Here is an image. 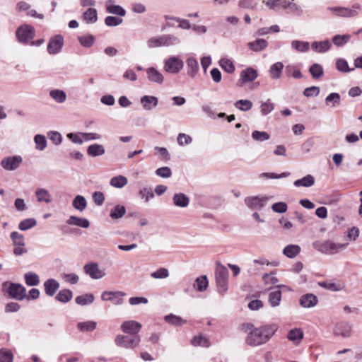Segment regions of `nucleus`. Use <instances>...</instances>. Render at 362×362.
<instances>
[{
	"mask_svg": "<svg viewBox=\"0 0 362 362\" xmlns=\"http://www.w3.org/2000/svg\"><path fill=\"white\" fill-rule=\"evenodd\" d=\"M25 288L18 283H10L8 288L9 296L18 300H23L26 297Z\"/></svg>",
	"mask_w": 362,
	"mask_h": 362,
	"instance_id": "obj_9",
	"label": "nucleus"
},
{
	"mask_svg": "<svg viewBox=\"0 0 362 362\" xmlns=\"http://www.w3.org/2000/svg\"><path fill=\"white\" fill-rule=\"evenodd\" d=\"M45 292L48 296H53L59 288V283L54 279H49L43 284Z\"/></svg>",
	"mask_w": 362,
	"mask_h": 362,
	"instance_id": "obj_19",
	"label": "nucleus"
},
{
	"mask_svg": "<svg viewBox=\"0 0 362 362\" xmlns=\"http://www.w3.org/2000/svg\"><path fill=\"white\" fill-rule=\"evenodd\" d=\"M34 141L36 144V148L40 151H43L47 146V140L45 136L37 134L34 137Z\"/></svg>",
	"mask_w": 362,
	"mask_h": 362,
	"instance_id": "obj_56",
	"label": "nucleus"
},
{
	"mask_svg": "<svg viewBox=\"0 0 362 362\" xmlns=\"http://www.w3.org/2000/svg\"><path fill=\"white\" fill-rule=\"evenodd\" d=\"M126 296V293L117 291H105L101 294V299L103 301H110L113 305H119L124 302L123 298Z\"/></svg>",
	"mask_w": 362,
	"mask_h": 362,
	"instance_id": "obj_8",
	"label": "nucleus"
},
{
	"mask_svg": "<svg viewBox=\"0 0 362 362\" xmlns=\"http://www.w3.org/2000/svg\"><path fill=\"white\" fill-rule=\"evenodd\" d=\"M264 3L269 9L274 11L276 10L277 8L286 9V5H288L286 0H267Z\"/></svg>",
	"mask_w": 362,
	"mask_h": 362,
	"instance_id": "obj_32",
	"label": "nucleus"
},
{
	"mask_svg": "<svg viewBox=\"0 0 362 362\" xmlns=\"http://www.w3.org/2000/svg\"><path fill=\"white\" fill-rule=\"evenodd\" d=\"M64 45V38L61 35H57L50 38L47 45V52L50 54L59 53Z\"/></svg>",
	"mask_w": 362,
	"mask_h": 362,
	"instance_id": "obj_12",
	"label": "nucleus"
},
{
	"mask_svg": "<svg viewBox=\"0 0 362 362\" xmlns=\"http://www.w3.org/2000/svg\"><path fill=\"white\" fill-rule=\"evenodd\" d=\"M269 43L266 40L258 38L252 42H249L247 44V46L250 50L259 52L264 50L267 47Z\"/></svg>",
	"mask_w": 362,
	"mask_h": 362,
	"instance_id": "obj_21",
	"label": "nucleus"
},
{
	"mask_svg": "<svg viewBox=\"0 0 362 362\" xmlns=\"http://www.w3.org/2000/svg\"><path fill=\"white\" fill-rule=\"evenodd\" d=\"M125 206L118 204L111 209L110 216L112 219L117 220L121 218L125 214Z\"/></svg>",
	"mask_w": 362,
	"mask_h": 362,
	"instance_id": "obj_39",
	"label": "nucleus"
},
{
	"mask_svg": "<svg viewBox=\"0 0 362 362\" xmlns=\"http://www.w3.org/2000/svg\"><path fill=\"white\" fill-rule=\"evenodd\" d=\"M148 79L153 83H162L163 81V76L157 69L150 67L146 69Z\"/></svg>",
	"mask_w": 362,
	"mask_h": 362,
	"instance_id": "obj_25",
	"label": "nucleus"
},
{
	"mask_svg": "<svg viewBox=\"0 0 362 362\" xmlns=\"http://www.w3.org/2000/svg\"><path fill=\"white\" fill-rule=\"evenodd\" d=\"M278 329L276 324H267L250 331L246 338L245 342L250 346H259L266 344Z\"/></svg>",
	"mask_w": 362,
	"mask_h": 362,
	"instance_id": "obj_1",
	"label": "nucleus"
},
{
	"mask_svg": "<svg viewBox=\"0 0 362 362\" xmlns=\"http://www.w3.org/2000/svg\"><path fill=\"white\" fill-rule=\"evenodd\" d=\"M269 134L266 132L254 131L252 133V138L257 141H264L269 139Z\"/></svg>",
	"mask_w": 362,
	"mask_h": 362,
	"instance_id": "obj_59",
	"label": "nucleus"
},
{
	"mask_svg": "<svg viewBox=\"0 0 362 362\" xmlns=\"http://www.w3.org/2000/svg\"><path fill=\"white\" fill-rule=\"evenodd\" d=\"M240 81L242 83L254 81L258 76L256 69L252 67H248L240 72Z\"/></svg>",
	"mask_w": 362,
	"mask_h": 362,
	"instance_id": "obj_17",
	"label": "nucleus"
},
{
	"mask_svg": "<svg viewBox=\"0 0 362 362\" xmlns=\"http://www.w3.org/2000/svg\"><path fill=\"white\" fill-rule=\"evenodd\" d=\"M35 195L37 197V199L39 202H45L46 203H49L52 202V197L47 190L38 188L35 191Z\"/></svg>",
	"mask_w": 362,
	"mask_h": 362,
	"instance_id": "obj_42",
	"label": "nucleus"
},
{
	"mask_svg": "<svg viewBox=\"0 0 362 362\" xmlns=\"http://www.w3.org/2000/svg\"><path fill=\"white\" fill-rule=\"evenodd\" d=\"M66 223L69 226H76L83 228H88L90 226V222L87 218L76 216H71Z\"/></svg>",
	"mask_w": 362,
	"mask_h": 362,
	"instance_id": "obj_20",
	"label": "nucleus"
},
{
	"mask_svg": "<svg viewBox=\"0 0 362 362\" xmlns=\"http://www.w3.org/2000/svg\"><path fill=\"white\" fill-rule=\"evenodd\" d=\"M291 47L298 52H305L308 51L310 45L308 42L300 40H293Z\"/></svg>",
	"mask_w": 362,
	"mask_h": 362,
	"instance_id": "obj_46",
	"label": "nucleus"
},
{
	"mask_svg": "<svg viewBox=\"0 0 362 362\" xmlns=\"http://www.w3.org/2000/svg\"><path fill=\"white\" fill-rule=\"evenodd\" d=\"M331 47V42L329 40L323 41H315L311 44V48L317 53H323L328 51Z\"/></svg>",
	"mask_w": 362,
	"mask_h": 362,
	"instance_id": "obj_24",
	"label": "nucleus"
},
{
	"mask_svg": "<svg viewBox=\"0 0 362 362\" xmlns=\"http://www.w3.org/2000/svg\"><path fill=\"white\" fill-rule=\"evenodd\" d=\"M141 328V323L134 320L125 321L121 325L122 332L128 334V335H138Z\"/></svg>",
	"mask_w": 362,
	"mask_h": 362,
	"instance_id": "obj_13",
	"label": "nucleus"
},
{
	"mask_svg": "<svg viewBox=\"0 0 362 362\" xmlns=\"http://www.w3.org/2000/svg\"><path fill=\"white\" fill-rule=\"evenodd\" d=\"M361 8V5L358 3L354 4L351 8L346 7L335 6L328 7L327 10L332 12L335 16L344 18H352L358 15V11Z\"/></svg>",
	"mask_w": 362,
	"mask_h": 362,
	"instance_id": "obj_6",
	"label": "nucleus"
},
{
	"mask_svg": "<svg viewBox=\"0 0 362 362\" xmlns=\"http://www.w3.org/2000/svg\"><path fill=\"white\" fill-rule=\"evenodd\" d=\"M153 279H165L169 276V272L166 268L160 267L151 274Z\"/></svg>",
	"mask_w": 362,
	"mask_h": 362,
	"instance_id": "obj_60",
	"label": "nucleus"
},
{
	"mask_svg": "<svg viewBox=\"0 0 362 362\" xmlns=\"http://www.w3.org/2000/svg\"><path fill=\"white\" fill-rule=\"evenodd\" d=\"M49 96L57 103H62L66 99V95L62 90L54 89L49 92Z\"/></svg>",
	"mask_w": 362,
	"mask_h": 362,
	"instance_id": "obj_44",
	"label": "nucleus"
},
{
	"mask_svg": "<svg viewBox=\"0 0 362 362\" xmlns=\"http://www.w3.org/2000/svg\"><path fill=\"white\" fill-rule=\"evenodd\" d=\"M334 334L344 338L349 337L351 335V326L348 323L341 322L336 327Z\"/></svg>",
	"mask_w": 362,
	"mask_h": 362,
	"instance_id": "obj_30",
	"label": "nucleus"
},
{
	"mask_svg": "<svg viewBox=\"0 0 362 362\" xmlns=\"http://www.w3.org/2000/svg\"><path fill=\"white\" fill-rule=\"evenodd\" d=\"M187 74L194 78L199 71V64L194 57H189L187 61Z\"/></svg>",
	"mask_w": 362,
	"mask_h": 362,
	"instance_id": "obj_26",
	"label": "nucleus"
},
{
	"mask_svg": "<svg viewBox=\"0 0 362 362\" xmlns=\"http://www.w3.org/2000/svg\"><path fill=\"white\" fill-rule=\"evenodd\" d=\"M177 141L180 146H184L191 144L192 139L189 135L184 133H180L177 136Z\"/></svg>",
	"mask_w": 362,
	"mask_h": 362,
	"instance_id": "obj_62",
	"label": "nucleus"
},
{
	"mask_svg": "<svg viewBox=\"0 0 362 362\" xmlns=\"http://www.w3.org/2000/svg\"><path fill=\"white\" fill-rule=\"evenodd\" d=\"M37 225V221L33 218H29L21 221L18 224V228L25 231L29 230Z\"/></svg>",
	"mask_w": 362,
	"mask_h": 362,
	"instance_id": "obj_49",
	"label": "nucleus"
},
{
	"mask_svg": "<svg viewBox=\"0 0 362 362\" xmlns=\"http://www.w3.org/2000/svg\"><path fill=\"white\" fill-rule=\"evenodd\" d=\"M83 19L87 23H94L98 20V13L95 8H90L83 13Z\"/></svg>",
	"mask_w": 362,
	"mask_h": 362,
	"instance_id": "obj_45",
	"label": "nucleus"
},
{
	"mask_svg": "<svg viewBox=\"0 0 362 362\" xmlns=\"http://www.w3.org/2000/svg\"><path fill=\"white\" fill-rule=\"evenodd\" d=\"M268 199V197H247L245 199V203L249 208L252 209H262V207L264 206V204Z\"/></svg>",
	"mask_w": 362,
	"mask_h": 362,
	"instance_id": "obj_14",
	"label": "nucleus"
},
{
	"mask_svg": "<svg viewBox=\"0 0 362 362\" xmlns=\"http://www.w3.org/2000/svg\"><path fill=\"white\" fill-rule=\"evenodd\" d=\"M165 70L170 74H177L183 68V62L177 57H171L164 63Z\"/></svg>",
	"mask_w": 362,
	"mask_h": 362,
	"instance_id": "obj_10",
	"label": "nucleus"
},
{
	"mask_svg": "<svg viewBox=\"0 0 362 362\" xmlns=\"http://www.w3.org/2000/svg\"><path fill=\"white\" fill-rule=\"evenodd\" d=\"M73 298V293L69 289H62L59 291L55 297V299L63 303L69 302Z\"/></svg>",
	"mask_w": 362,
	"mask_h": 362,
	"instance_id": "obj_34",
	"label": "nucleus"
},
{
	"mask_svg": "<svg viewBox=\"0 0 362 362\" xmlns=\"http://www.w3.org/2000/svg\"><path fill=\"white\" fill-rule=\"evenodd\" d=\"M351 39V35L349 34L346 35H337L333 37L332 42L334 44V45L337 47H341L344 45L346 43L349 42V40Z\"/></svg>",
	"mask_w": 362,
	"mask_h": 362,
	"instance_id": "obj_53",
	"label": "nucleus"
},
{
	"mask_svg": "<svg viewBox=\"0 0 362 362\" xmlns=\"http://www.w3.org/2000/svg\"><path fill=\"white\" fill-rule=\"evenodd\" d=\"M260 109L262 115H267L274 110V104L271 102L270 99H268L266 102L262 103Z\"/></svg>",
	"mask_w": 362,
	"mask_h": 362,
	"instance_id": "obj_58",
	"label": "nucleus"
},
{
	"mask_svg": "<svg viewBox=\"0 0 362 362\" xmlns=\"http://www.w3.org/2000/svg\"><path fill=\"white\" fill-rule=\"evenodd\" d=\"M115 341L118 346L134 349L139 346L141 337L139 335H117Z\"/></svg>",
	"mask_w": 362,
	"mask_h": 362,
	"instance_id": "obj_5",
	"label": "nucleus"
},
{
	"mask_svg": "<svg viewBox=\"0 0 362 362\" xmlns=\"http://www.w3.org/2000/svg\"><path fill=\"white\" fill-rule=\"evenodd\" d=\"M87 153L92 157H96L103 155L105 153V148L100 144H91L87 148Z\"/></svg>",
	"mask_w": 362,
	"mask_h": 362,
	"instance_id": "obj_38",
	"label": "nucleus"
},
{
	"mask_svg": "<svg viewBox=\"0 0 362 362\" xmlns=\"http://www.w3.org/2000/svg\"><path fill=\"white\" fill-rule=\"evenodd\" d=\"M11 351L2 349L0 350V362H13Z\"/></svg>",
	"mask_w": 362,
	"mask_h": 362,
	"instance_id": "obj_63",
	"label": "nucleus"
},
{
	"mask_svg": "<svg viewBox=\"0 0 362 362\" xmlns=\"http://www.w3.org/2000/svg\"><path fill=\"white\" fill-rule=\"evenodd\" d=\"M78 40L80 44L84 47H91L95 42V37L92 35L79 36Z\"/></svg>",
	"mask_w": 362,
	"mask_h": 362,
	"instance_id": "obj_54",
	"label": "nucleus"
},
{
	"mask_svg": "<svg viewBox=\"0 0 362 362\" xmlns=\"http://www.w3.org/2000/svg\"><path fill=\"white\" fill-rule=\"evenodd\" d=\"M318 303L317 297L313 293H306L300 296L299 304L304 308L315 307Z\"/></svg>",
	"mask_w": 362,
	"mask_h": 362,
	"instance_id": "obj_16",
	"label": "nucleus"
},
{
	"mask_svg": "<svg viewBox=\"0 0 362 362\" xmlns=\"http://www.w3.org/2000/svg\"><path fill=\"white\" fill-rule=\"evenodd\" d=\"M16 35L20 42L27 43L34 37L35 30L30 25H23L18 28Z\"/></svg>",
	"mask_w": 362,
	"mask_h": 362,
	"instance_id": "obj_7",
	"label": "nucleus"
},
{
	"mask_svg": "<svg viewBox=\"0 0 362 362\" xmlns=\"http://www.w3.org/2000/svg\"><path fill=\"white\" fill-rule=\"evenodd\" d=\"M96 322L92 320L81 322L77 324V328L82 332H92L96 328Z\"/></svg>",
	"mask_w": 362,
	"mask_h": 362,
	"instance_id": "obj_43",
	"label": "nucleus"
},
{
	"mask_svg": "<svg viewBox=\"0 0 362 362\" xmlns=\"http://www.w3.org/2000/svg\"><path fill=\"white\" fill-rule=\"evenodd\" d=\"M341 96L337 93H332L325 98V104L331 107H337L340 105Z\"/></svg>",
	"mask_w": 362,
	"mask_h": 362,
	"instance_id": "obj_33",
	"label": "nucleus"
},
{
	"mask_svg": "<svg viewBox=\"0 0 362 362\" xmlns=\"http://www.w3.org/2000/svg\"><path fill=\"white\" fill-rule=\"evenodd\" d=\"M312 245L315 250L322 254L332 255L345 249L348 243H337L327 240L325 241L316 240L313 243Z\"/></svg>",
	"mask_w": 362,
	"mask_h": 362,
	"instance_id": "obj_2",
	"label": "nucleus"
},
{
	"mask_svg": "<svg viewBox=\"0 0 362 362\" xmlns=\"http://www.w3.org/2000/svg\"><path fill=\"white\" fill-rule=\"evenodd\" d=\"M23 161L21 156H13L4 158L1 161V167L6 170L11 171L17 169Z\"/></svg>",
	"mask_w": 362,
	"mask_h": 362,
	"instance_id": "obj_11",
	"label": "nucleus"
},
{
	"mask_svg": "<svg viewBox=\"0 0 362 362\" xmlns=\"http://www.w3.org/2000/svg\"><path fill=\"white\" fill-rule=\"evenodd\" d=\"M287 338L292 341H300L303 338V332L300 329H292L288 332Z\"/></svg>",
	"mask_w": 362,
	"mask_h": 362,
	"instance_id": "obj_50",
	"label": "nucleus"
},
{
	"mask_svg": "<svg viewBox=\"0 0 362 362\" xmlns=\"http://www.w3.org/2000/svg\"><path fill=\"white\" fill-rule=\"evenodd\" d=\"M215 276L218 292L223 296L228 289V270L225 266L219 263L216 268Z\"/></svg>",
	"mask_w": 362,
	"mask_h": 362,
	"instance_id": "obj_3",
	"label": "nucleus"
},
{
	"mask_svg": "<svg viewBox=\"0 0 362 362\" xmlns=\"http://www.w3.org/2000/svg\"><path fill=\"white\" fill-rule=\"evenodd\" d=\"M290 175V173L284 172L281 174L273 173H264L259 175L260 179H281L285 178Z\"/></svg>",
	"mask_w": 362,
	"mask_h": 362,
	"instance_id": "obj_55",
	"label": "nucleus"
},
{
	"mask_svg": "<svg viewBox=\"0 0 362 362\" xmlns=\"http://www.w3.org/2000/svg\"><path fill=\"white\" fill-rule=\"evenodd\" d=\"M24 279L26 285L28 286H37L40 281L39 276L36 273L32 272L25 273L24 274Z\"/></svg>",
	"mask_w": 362,
	"mask_h": 362,
	"instance_id": "obj_35",
	"label": "nucleus"
},
{
	"mask_svg": "<svg viewBox=\"0 0 362 362\" xmlns=\"http://www.w3.org/2000/svg\"><path fill=\"white\" fill-rule=\"evenodd\" d=\"M300 252V247L298 245L290 244L286 245L283 250V254L288 258L296 257Z\"/></svg>",
	"mask_w": 362,
	"mask_h": 362,
	"instance_id": "obj_29",
	"label": "nucleus"
},
{
	"mask_svg": "<svg viewBox=\"0 0 362 362\" xmlns=\"http://www.w3.org/2000/svg\"><path fill=\"white\" fill-rule=\"evenodd\" d=\"M10 238L14 246L24 247L25 245L24 235L17 231H13L11 233Z\"/></svg>",
	"mask_w": 362,
	"mask_h": 362,
	"instance_id": "obj_48",
	"label": "nucleus"
},
{
	"mask_svg": "<svg viewBox=\"0 0 362 362\" xmlns=\"http://www.w3.org/2000/svg\"><path fill=\"white\" fill-rule=\"evenodd\" d=\"M194 346H202L209 348L211 346L209 337L205 334H199L194 336L190 341Z\"/></svg>",
	"mask_w": 362,
	"mask_h": 362,
	"instance_id": "obj_18",
	"label": "nucleus"
},
{
	"mask_svg": "<svg viewBox=\"0 0 362 362\" xmlns=\"http://www.w3.org/2000/svg\"><path fill=\"white\" fill-rule=\"evenodd\" d=\"M209 286V281L206 275L200 276L195 279L194 284V288L199 291H205Z\"/></svg>",
	"mask_w": 362,
	"mask_h": 362,
	"instance_id": "obj_31",
	"label": "nucleus"
},
{
	"mask_svg": "<svg viewBox=\"0 0 362 362\" xmlns=\"http://www.w3.org/2000/svg\"><path fill=\"white\" fill-rule=\"evenodd\" d=\"M95 297L91 293H87L85 295L78 296L75 298L76 304L84 306L86 305L91 304L94 301Z\"/></svg>",
	"mask_w": 362,
	"mask_h": 362,
	"instance_id": "obj_41",
	"label": "nucleus"
},
{
	"mask_svg": "<svg viewBox=\"0 0 362 362\" xmlns=\"http://www.w3.org/2000/svg\"><path fill=\"white\" fill-rule=\"evenodd\" d=\"M312 77L315 79L321 78L324 74L323 67L319 64H313L309 69Z\"/></svg>",
	"mask_w": 362,
	"mask_h": 362,
	"instance_id": "obj_47",
	"label": "nucleus"
},
{
	"mask_svg": "<svg viewBox=\"0 0 362 362\" xmlns=\"http://www.w3.org/2000/svg\"><path fill=\"white\" fill-rule=\"evenodd\" d=\"M272 209L274 212L283 214L286 212L288 209V206L286 203L284 202H276L272 204Z\"/></svg>",
	"mask_w": 362,
	"mask_h": 362,
	"instance_id": "obj_61",
	"label": "nucleus"
},
{
	"mask_svg": "<svg viewBox=\"0 0 362 362\" xmlns=\"http://www.w3.org/2000/svg\"><path fill=\"white\" fill-rule=\"evenodd\" d=\"M269 302L272 307H277L279 305L281 300V292L277 289L274 291H271L268 296Z\"/></svg>",
	"mask_w": 362,
	"mask_h": 362,
	"instance_id": "obj_36",
	"label": "nucleus"
},
{
	"mask_svg": "<svg viewBox=\"0 0 362 362\" xmlns=\"http://www.w3.org/2000/svg\"><path fill=\"white\" fill-rule=\"evenodd\" d=\"M180 42L178 37L173 35H163L158 37H151L147 41V45L150 48H154L161 46H171Z\"/></svg>",
	"mask_w": 362,
	"mask_h": 362,
	"instance_id": "obj_4",
	"label": "nucleus"
},
{
	"mask_svg": "<svg viewBox=\"0 0 362 362\" xmlns=\"http://www.w3.org/2000/svg\"><path fill=\"white\" fill-rule=\"evenodd\" d=\"M122 23V19L115 16H107L105 19V23L107 26H117Z\"/></svg>",
	"mask_w": 362,
	"mask_h": 362,
	"instance_id": "obj_64",
	"label": "nucleus"
},
{
	"mask_svg": "<svg viewBox=\"0 0 362 362\" xmlns=\"http://www.w3.org/2000/svg\"><path fill=\"white\" fill-rule=\"evenodd\" d=\"M114 2V0H107L106 2V11L109 13L124 16L126 14L125 10L119 5L111 4L110 3Z\"/></svg>",
	"mask_w": 362,
	"mask_h": 362,
	"instance_id": "obj_27",
	"label": "nucleus"
},
{
	"mask_svg": "<svg viewBox=\"0 0 362 362\" xmlns=\"http://www.w3.org/2000/svg\"><path fill=\"white\" fill-rule=\"evenodd\" d=\"M252 103L249 100H239L234 103V106L241 111H249L252 107Z\"/></svg>",
	"mask_w": 362,
	"mask_h": 362,
	"instance_id": "obj_51",
	"label": "nucleus"
},
{
	"mask_svg": "<svg viewBox=\"0 0 362 362\" xmlns=\"http://www.w3.org/2000/svg\"><path fill=\"white\" fill-rule=\"evenodd\" d=\"M84 272L93 279H99L105 276V273L99 269L97 263L90 262L84 266Z\"/></svg>",
	"mask_w": 362,
	"mask_h": 362,
	"instance_id": "obj_15",
	"label": "nucleus"
},
{
	"mask_svg": "<svg viewBox=\"0 0 362 362\" xmlns=\"http://www.w3.org/2000/svg\"><path fill=\"white\" fill-rule=\"evenodd\" d=\"M73 207L79 211H83L87 206V202L82 195H76L72 202Z\"/></svg>",
	"mask_w": 362,
	"mask_h": 362,
	"instance_id": "obj_37",
	"label": "nucleus"
},
{
	"mask_svg": "<svg viewBox=\"0 0 362 362\" xmlns=\"http://www.w3.org/2000/svg\"><path fill=\"white\" fill-rule=\"evenodd\" d=\"M218 63L220 66L228 74H232L235 70L234 64L228 59H221Z\"/></svg>",
	"mask_w": 362,
	"mask_h": 362,
	"instance_id": "obj_52",
	"label": "nucleus"
},
{
	"mask_svg": "<svg viewBox=\"0 0 362 362\" xmlns=\"http://www.w3.org/2000/svg\"><path fill=\"white\" fill-rule=\"evenodd\" d=\"M336 68L341 72L348 73L354 70V68L350 69L347 62L344 59H339L336 62Z\"/></svg>",
	"mask_w": 362,
	"mask_h": 362,
	"instance_id": "obj_57",
	"label": "nucleus"
},
{
	"mask_svg": "<svg viewBox=\"0 0 362 362\" xmlns=\"http://www.w3.org/2000/svg\"><path fill=\"white\" fill-rule=\"evenodd\" d=\"M284 64L282 62H278L273 64L269 69V75L272 79L276 80L281 78Z\"/></svg>",
	"mask_w": 362,
	"mask_h": 362,
	"instance_id": "obj_28",
	"label": "nucleus"
},
{
	"mask_svg": "<svg viewBox=\"0 0 362 362\" xmlns=\"http://www.w3.org/2000/svg\"><path fill=\"white\" fill-rule=\"evenodd\" d=\"M141 103L144 110H151L158 105V99L155 96L144 95L141 98Z\"/></svg>",
	"mask_w": 362,
	"mask_h": 362,
	"instance_id": "obj_23",
	"label": "nucleus"
},
{
	"mask_svg": "<svg viewBox=\"0 0 362 362\" xmlns=\"http://www.w3.org/2000/svg\"><path fill=\"white\" fill-rule=\"evenodd\" d=\"M164 320L167 323L175 326H182L187 322L185 320L174 314L165 315Z\"/></svg>",
	"mask_w": 362,
	"mask_h": 362,
	"instance_id": "obj_40",
	"label": "nucleus"
},
{
	"mask_svg": "<svg viewBox=\"0 0 362 362\" xmlns=\"http://www.w3.org/2000/svg\"><path fill=\"white\" fill-rule=\"evenodd\" d=\"M173 202L175 206L180 208H185L189 204V197L183 193H175L173 197Z\"/></svg>",
	"mask_w": 362,
	"mask_h": 362,
	"instance_id": "obj_22",
	"label": "nucleus"
}]
</instances>
